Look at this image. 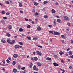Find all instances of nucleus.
Returning <instances> with one entry per match:
<instances>
[{"mask_svg":"<svg viewBox=\"0 0 73 73\" xmlns=\"http://www.w3.org/2000/svg\"><path fill=\"white\" fill-rule=\"evenodd\" d=\"M5 3H6V4H9V2L8 1H6Z\"/></svg>","mask_w":73,"mask_h":73,"instance_id":"obj_38","label":"nucleus"},{"mask_svg":"<svg viewBox=\"0 0 73 73\" xmlns=\"http://www.w3.org/2000/svg\"><path fill=\"white\" fill-rule=\"evenodd\" d=\"M31 60H33V58H31Z\"/></svg>","mask_w":73,"mask_h":73,"instance_id":"obj_61","label":"nucleus"},{"mask_svg":"<svg viewBox=\"0 0 73 73\" xmlns=\"http://www.w3.org/2000/svg\"><path fill=\"white\" fill-rule=\"evenodd\" d=\"M54 32L55 35H59L61 34V33H58V32H56L54 31Z\"/></svg>","mask_w":73,"mask_h":73,"instance_id":"obj_5","label":"nucleus"},{"mask_svg":"<svg viewBox=\"0 0 73 73\" xmlns=\"http://www.w3.org/2000/svg\"><path fill=\"white\" fill-rule=\"evenodd\" d=\"M44 18H45V19H46V18H48V16L46 15L45 16H44Z\"/></svg>","mask_w":73,"mask_h":73,"instance_id":"obj_27","label":"nucleus"},{"mask_svg":"<svg viewBox=\"0 0 73 73\" xmlns=\"http://www.w3.org/2000/svg\"><path fill=\"white\" fill-rule=\"evenodd\" d=\"M10 41L11 40L10 39H7V42L8 43H10Z\"/></svg>","mask_w":73,"mask_h":73,"instance_id":"obj_23","label":"nucleus"},{"mask_svg":"<svg viewBox=\"0 0 73 73\" xmlns=\"http://www.w3.org/2000/svg\"><path fill=\"white\" fill-rule=\"evenodd\" d=\"M8 28L9 29H11V28H12V26L11 25H10L9 26Z\"/></svg>","mask_w":73,"mask_h":73,"instance_id":"obj_45","label":"nucleus"},{"mask_svg":"<svg viewBox=\"0 0 73 73\" xmlns=\"http://www.w3.org/2000/svg\"><path fill=\"white\" fill-rule=\"evenodd\" d=\"M1 13L2 14H5V12L4 11H2Z\"/></svg>","mask_w":73,"mask_h":73,"instance_id":"obj_47","label":"nucleus"},{"mask_svg":"<svg viewBox=\"0 0 73 73\" xmlns=\"http://www.w3.org/2000/svg\"><path fill=\"white\" fill-rule=\"evenodd\" d=\"M2 62H3V64H5V61L4 60L2 61Z\"/></svg>","mask_w":73,"mask_h":73,"instance_id":"obj_54","label":"nucleus"},{"mask_svg":"<svg viewBox=\"0 0 73 73\" xmlns=\"http://www.w3.org/2000/svg\"><path fill=\"white\" fill-rule=\"evenodd\" d=\"M29 21H32V19H29Z\"/></svg>","mask_w":73,"mask_h":73,"instance_id":"obj_51","label":"nucleus"},{"mask_svg":"<svg viewBox=\"0 0 73 73\" xmlns=\"http://www.w3.org/2000/svg\"><path fill=\"white\" fill-rule=\"evenodd\" d=\"M6 15H10V13L9 12H7L6 13Z\"/></svg>","mask_w":73,"mask_h":73,"instance_id":"obj_35","label":"nucleus"},{"mask_svg":"<svg viewBox=\"0 0 73 73\" xmlns=\"http://www.w3.org/2000/svg\"><path fill=\"white\" fill-rule=\"evenodd\" d=\"M2 70H3V71H5V70L4 69V68H3L1 69Z\"/></svg>","mask_w":73,"mask_h":73,"instance_id":"obj_62","label":"nucleus"},{"mask_svg":"<svg viewBox=\"0 0 73 73\" xmlns=\"http://www.w3.org/2000/svg\"><path fill=\"white\" fill-rule=\"evenodd\" d=\"M3 18L4 19H7V17H3Z\"/></svg>","mask_w":73,"mask_h":73,"instance_id":"obj_46","label":"nucleus"},{"mask_svg":"<svg viewBox=\"0 0 73 73\" xmlns=\"http://www.w3.org/2000/svg\"><path fill=\"white\" fill-rule=\"evenodd\" d=\"M49 32L50 33H52V34H53V33L52 31H49Z\"/></svg>","mask_w":73,"mask_h":73,"instance_id":"obj_39","label":"nucleus"},{"mask_svg":"<svg viewBox=\"0 0 73 73\" xmlns=\"http://www.w3.org/2000/svg\"><path fill=\"white\" fill-rule=\"evenodd\" d=\"M48 27L50 28H51V27H53V26H52V25H48Z\"/></svg>","mask_w":73,"mask_h":73,"instance_id":"obj_44","label":"nucleus"},{"mask_svg":"<svg viewBox=\"0 0 73 73\" xmlns=\"http://www.w3.org/2000/svg\"><path fill=\"white\" fill-rule=\"evenodd\" d=\"M18 68H19V69H21V68H20V66H18Z\"/></svg>","mask_w":73,"mask_h":73,"instance_id":"obj_55","label":"nucleus"},{"mask_svg":"<svg viewBox=\"0 0 73 73\" xmlns=\"http://www.w3.org/2000/svg\"><path fill=\"white\" fill-rule=\"evenodd\" d=\"M37 46H38V47H39V48H42V46H40L37 45Z\"/></svg>","mask_w":73,"mask_h":73,"instance_id":"obj_49","label":"nucleus"},{"mask_svg":"<svg viewBox=\"0 0 73 73\" xmlns=\"http://www.w3.org/2000/svg\"><path fill=\"white\" fill-rule=\"evenodd\" d=\"M68 53L70 56H72V52L71 51H69Z\"/></svg>","mask_w":73,"mask_h":73,"instance_id":"obj_21","label":"nucleus"},{"mask_svg":"<svg viewBox=\"0 0 73 73\" xmlns=\"http://www.w3.org/2000/svg\"><path fill=\"white\" fill-rule=\"evenodd\" d=\"M13 57H14V58H17V57H18V55L15 54L13 55Z\"/></svg>","mask_w":73,"mask_h":73,"instance_id":"obj_6","label":"nucleus"},{"mask_svg":"<svg viewBox=\"0 0 73 73\" xmlns=\"http://www.w3.org/2000/svg\"><path fill=\"white\" fill-rule=\"evenodd\" d=\"M8 59L9 60H10V61H11V58L10 57H9L8 58Z\"/></svg>","mask_w":73,"mask_h":73,"instance_id":"obj_57","label":"nucleus"},{"mask_svg":"<svg viewBox=\"0 0 73 73\" xmlns=\"http://www.w3.org/2000/svg\"><path fill=\"white\" fill-rule=\"evenodd\" d=\"M57 21L58 23H62V21H61V20L60 19H57Z\"/></svg>","mask_w":73,"mask_h":73,"instance_id":"obj_8","label":"nucleus"},{"mask_svg":"<svg viewBox=\"0 0 73 73\" xmlns=\"http://www.w3.org/2000/svg\"><path fill=\"white\" fill-rule=\"evenodd\" d=\"M67 25H68V26H70V23L69 22L67 23Z\"/></svg>","mask_w":73,"mask_h":73,"instance_id":"obj_37","label":"nucleus"},{"mask_svg":"<svg viewBox=\"0 0 73 73\" xmlns=\"http://www.w3.org/2000/svg\"><path fill=\"white\" fill-rule=\"evenodd\" d=\"M9 44H12V45H13V42H10Z\"/></svg>","mask_w":73,"mask_h":73,"instance_id":"obj_53","label":"nucleus"},{"mask_svg":"<svg viewBox=\"0 0 73 73\" xmlns=\"http://www.w3.org/2000/svg\"><path fill=\"white\" fill-rule=\"evenodd\" d=\"M6 36H7L8 37H10L11 36V35H10V34H9L8 33H7Z\"/></svg>","mask_w":73,"mask_h":73,"instance_id":"obj_20","label":"nucleus"},{"mask_svg":"<svg viewBox=\"0 0 73 73\" xmlns=\"http://www.w3.org/2000/svg\"><path fill=\"white\" fill-rule=\"evenodd\" d=\"M37 39V37H35V38H33V40H36Z\"/></svg>","mask_w":73,"mask_h":73,"instance_id":"obj_28","label":"nucleus"},{"mask_svg":"<svg viewBox=\"0 0 73 73\" xmlns=\"http://www.w3.org/2000/svg\"><path fill=\"white\" fill-rule=\"evenodd\" d=\"M19 7H22V6H23L22 3H21L20 2H19Z\"/></svg>","mask_w":73,"mask_h":73,"instance_id":"obj_16","label":"nucleus"},{"mask_svg":"<svg viewBox=\"0 0 73 73\" xmlns=\"http://www.w3.org/2000/svg\"><path fill=\"white\" fill-rule=\"evenodd\" d=\"M59 54H60V55H62V54H64V52H63L62 51H60L59 52Z\"/></svg>","mask_w":73,"mask_h":73,"instance_id":"obj_11","label":"nucleus"},{"mask_svg":"<svg viewBox=\"0 0 73 73\" xmlns=\"http://www.w3.org/2000/svg\"><path fill=\"white\" fill-rule=\"evenodd\" d=\"M70 57L71 58H73V55L71 56H70Z\"/></svg>","mask_w":73,"mask_h":73,"instance_id":"obj_59","label":"nucleus"},{"mask_svg":"<svg viewBox=\"0 0 73 73\" xmlns=\"http://www.w3.org/2000/svg\"><path fill=\"white\" fill-rule=\"evenodd\" d=\"M12 42L13 43V44H14V43L15 42V40H13L12 41Z\"/></svg>","mask_w":73,"mask_h":73,"instance_id":"obj_58","label":"nucleus"},{"mask_svg":"<svg viewBox=\"0 0 73 73\" xmlns=\"http://www.w3.org/2000/svg\"><path fill=\"white\" fill-rule=\"evenodd\" d=\"M61 62H62V63H64V60H63V59H61Z\"/></svg>","mask_w":73,"mask_h":73,"instance_id":"obj_41","label":"nucleus"},{"mask_svg":"<svg viewBox=\"0 0 73 73\" xmlns=\"http://www.w3.org/2000/svg\"><path fill=\"white\" fill-rule=\"evenodd\" d=\"M37 64L38 65V66H41L42 65L40 63V62H38L37 63Z\"/></svg>","mask_w":73,"mask_h":73,"instance_id":"obj_13","label":"nucleus"},{"mask_svg":"<svg viewBox=\"0 0 73 73\" xmlns=\"http://www.w3.org/2000/svg\"><path fill=\"white\" fill-rule=\"evenodd\" d=\"M70 50V48H68L67 50V51H69V50Z\"/></svg>","mask_w":73,"mask_h":73,"instance_id":"obj_56","label":"nucleus"},{"mask_svg":"<svg viewBox=\"0 0 73 73\" xmlns=\"http://www.w3.org/2000/svg\"><path fill=\"white\" fill-rule=\"evenodd\" d=\"M15 64H16V61H14L13 62V65H14Z\"/></svg>","mask_w":73,"mask_h":73,"instance_id":"obj_29","label":"nucleus"},{"mask_svg":"<svg viewBox=\"0 0 73 73\" xmlns=\"http://www.w3.org/2000/svg\"><path fill=\"white\" fill-rule=\"evenodd\" d=\"M36 53L38 56H41V55L42 54V53L38 51H37Z\"/></svg>","mask_w":73,"mask_h":73,"instance_id":"obj_3","label":"nucleus"},{"mask_svg":"<svg viewBox=\"0 0 73 73\" xmlns=\"http://www.w3.org/2000/svg\"><path fill=\"white\" fill-rule=\"evenodd\" d=\"M13 72L14 73H16L17 72V70L16 69H13Z\"/></svg>","mask_w":73,"mask_h":73,"instance_id":"obj_7","label":"nucleus"},{"mask_svg":"<svg viewBox=\"0 0 73 73\" xmlns=\"http://www.w3.org/2000/svg\"><path fill=\"white\" fill-rule=\"evenodd\" d=\"M19 31L20 32H22V31H23V29L21 28H20L19 29Z\"/></svg>","mask_w":73,"mask_h":73,"instance_id":"obj_24","label":"nucleus"},{"mask_svg":"<svg viewBox=\"0 0 73 73\" xmlns=\"http://www.w3.org/2000/svg\"><path fill=\"white\" fill-rule=\"evenodd\" d=\"M14 38H17V36H14Z\"/></svg>","mask_w":73,"mask_h":73,"instance_id":"obj_63","label":"nucleus"},{"mask_svg":"<svg viewBox=\"0 0 73 73\" xmlns=\"http://www.w3.org/2000/svg\"><path fill=\"white\" fill-rule=\"evenodd\" d=\"M32 65H33V64H32V63H31L30 65H29V67L30 68H31L32 67Z\"/></svg>","mask_w":73,"mask_h":73,"instance_id":"obj_22","label":"nucleus"},{"mask_svg":"<svg viewBox=\"0 0 73 73\" xmlns=\"http://www.w3.org/2000/svg\"><path fill=\"white\" fill-rule=\"evenodd\" d=\"M33 70H36V71L38 70V69L37 68H36V67L35 65L33 67Z\"/></svg>","mask_w":73,"mask_h":73,"instance_id":"obj_2","label":"nucleus"},{"mask_svg":"<svg viewBox=\"0 0 73 73\" xmlns=\"http://www.w3.org/2000/svg\"><path fill=\"white\" fill-rule=\"evenodd\" d=\"M46 3H47V1H44L43 2V4H46Z\"/></svg>","mask_w":73,"mask_h":73,"instance_id":"obj_33","label":"nucleus"},{"mask_svg":"<svg viewBox=\"0 0 73 73\" xmlns=\"http://www.w3.org/2000/svg\"><path fill=\"white\" fill-rule=\"evenodd\" d=\"M0 22L3 24H5V21L4 20L1 21Z\"/></svg>","mask_w":73,"mask_h":73,"instance_id":"obj_17","label":"nucleus"},{"mask_svg":"<svg viewBox=\"0 0 73 73\" xmlns=\"http://www.w3.org/2000/svg\"><path fill=\"white\" fill-rule=\"evenodd\" d=\"M30 27H31V26L30 25H28L27 27V28H30Z\"/></svg>","mask_w":73,"mask_h":73,"instance_id":"obj_31","label":"nucleus"},{"mask_svg":"<svg viewBox=\"0 0 73 73\" xmlns=\"http://www.w3.org/2000/svg\"><path fill=\"white\" fill-rule=\"evenodd\" d=\"M53 64L54 66H58L60 65V64H57V63L55 62L53 63Z\"/></svg>","mask_w":73,"mask_h":73,"instance_id":"obj_4","label":"nucleus"},{"mask_svg":"<svg viewBox=\"0 0 73 73\" xmlns=\"http://www.w3.org/2000/svg\"><path fill=\"white\" fill-rule=\"evenodd\" d=\"M64 20H68V17L66 16H64Z\"/></svg>","mask_w":73,"mask_h":73,"instance_id":"obj_9","label":"nucleus"},{"mask_svg":"<svg viewBox=\"0 0 73 73\" xmlns=\"http://www.w3.org/2000/svg\"><path fill=\"white\" fill-rule=\"evenodd\" d=\"M51 11L53 13H54L56 12V10L54 9H52Z\"/></svg>","mask_w":73,"mask_h":73,"instance_id":"obj_14","label":"nucleus"},{"mask_svg":"<svg viewBox=\"0 0 73 73\" xmlns=\"http://www.w3.org/2000/svg\"><path fill=\"white\" fill-rule=\"evenodd\" d=\"M27 38H28V40H31V37H30L29 36H27Z\"/></svg>","mask_w":73,"mask_h":73,"instance_id":"obj_30","label":"nucleus"},{"mask_svg":"<svg viewBox=\"0 0 73 73\" xmlns=\"http://www.w3.org/2000/svg\"><path fill=\"white\" fill-rule=\"evenodd\" d=\"M61 42H62V44H64V41L63 40H61Z\"/></svg>","mask_w":73,"mask_h":73,"instance_id":"obj_42","label":"nucleus"},{"mask_svg":"<svg viewBox=\"0 0 73 73\" xmlns=\"http://www.w3.org/2000/svg\"><path fill=\"white\" fill-rule=\"evenodd\" d=\"M21 69L22 70H24L25 69V67H23V68H21Z\"/></svg>","mask_w":73,"mask_h":73,"instance_id":"obj_32","label":"nucleus"},{"mask_svg":"<svg viewBox=\"0 0 73 73\" xmlns=\"http://www.w3.org/2000/svg\"><path fill=\"white\" fill-rule=\"evenodd\" d=\"M52 60L51 58H50L49 57L47 58H46V60H47L48 61H50Z\"/></svg>","mask_w":73,"mask_h":73,"instance_id":"obj_10","label":"nucleus"},{"mask_svg":"<svg viewBox=\"0 0 73 73\" xmlns=\"http://www.w3.org/2000/svg\"><path fill=\"white\" fill-rule=\"evenodd\" d=\"M14 48L15 49H17L18 48H22V46H19L18 45H15L14 46Z\"/></svg>","mask_w":73,"mask_h":73,"instance_id":"obj_1","label":"nucleus"},{"mask_svg":"<svg viewBox=\"0 0 73 73\" xmlns=\"http://www.w3.org/2000/svg\"><path fill=\"white\" fill-rule=\"evenodd\" d=\"M25 19L26 21H28V19L27 18H25Z\"/></svg>","mask_w":73,"mask_h":73,"instance_id":"obj_48","label":"nucleus"},{"mask_svg":"<svg viewBox=\"0 0 73 73\" xmlns=\"http://www.w3.org/2000/svg\"><path fill=\"white\" fill-rule=\"evenodd\" d=\"M1 42H3V43H5V42H5V40L3 39L1 40Z\"/></svg>","mask_w":73,"mask_h":73,"instance_id":"obj_19","label":"nucleus"},{"mask_svg":"<svg viewBox=\"0 0 73 73\" xmlns=\"http://www.w3.org/2000/svg\"><path fill=\"white\" fill-rule=\"evenodd\" d=\"M20 13H23V11L21 10L20 11Z\"/></svg>","mask_w":73,"mask_h":73,"instance_id":"obj_52","label":"nucleus"},{"mask_svg":"<svg viewBox=\"0 0 73 73\" xmlns=\"http://www.w3.org/2000/svg\"><path fill=\"white\" fill-rule=\"evenodd\" d=\"M54 25H56V21L55 20H54Z\"/></svg>","mask_w":73,"mask_h":73,"instance_id":"obj_40","label":"nucleus"},{"mask_svg":"<svg viewBox=\"0 0 73 73\" xmlns=\"http://www.w3.org/2000/svg\"><path fill=\"white\" fill-rule=\"evenodd\" d=\"M54 57L55 58H58V56L57 55H55Z\"/></svg>","mask_w":73,"mask_h":73,"instance_id":"obj_36","label":"nucleus"},{"mask_svg":"<svg viewBox=\"0 0 73 73\" xmlns=\"http://www.w3.org/2000/svg\"><path fill=\"white\" fill-rule=\"evenodd\" d=\"M6 61L7 63H9V62H10V61H9V60H8V59Z\"/></svg>","mask_w":73,"mask_h":73,"instance_id":"obj_34","label":"nucleus"},{"mask_svg":"<svg viewBox=\"0 0 73 73\" xmlns=\"http://www.w3.org/2000/svg\"><path fill=\"white\" fill-rule=\"evenodd\" d=\"M71 43H72V44L73 43V40H72L71 41Z\"/></svg>","mask_w":73,"mask_h":73,"instance_id":"obj_60","label":"nucleus"},{"mask_svg":"<svg viewBox=\"0 0 73 73\" xmlns=\"http://www.w3.org/2000/svg\"><path fill=\"white\" fill-rule=\"evenodd\" d=\"M34 5H35L37 6V5H38V3L36 2H35L34 3Z\"/></svg>","mask_w":73,"mask_h":73,"instance_id":"obj_25","label":"nucleus"},{"mask_svg":"<svg viewBox=\"0 0 73 73\" xmlns=\"http://www.w3.org/2000/svg\"><path fill=\"white\" fill-rule=\"evenodd\" d=\"M34 59L35 61H37V60H38V58L36 57H34Z\"/></svg>","mask_w":73,"mask_h":73,"instance_id":"obj_15","label":"nucleus"},{"mask_svg":"<svg viewBox=\"0 0 73 73\" xmlns=\"http://www.w3.org/2000/svg\"><path fill=\"white\" fill-rule=\"evenodd\" d=\"M61 37H62V38H65V36H64V35H61Z\"/></svg>","mask_w":73,"mask_h":73,"instance_id":"obj_26","label":"nucleus"},{"mask_svg":"<svg viewBox=\"0 0 73 73\" xmlns=\"http://www.w3.org/2000/svg\"><path fill=\"white\" fill-rule=\"evenodd\" d=\"M37 30H38V31H41V28L39 26H38L37 28Z\"/></svg>","mask_w":73,"mask_h":73,"instance_id":"obj_12","label":"nucleus"},{"mask_svg":"<svg viewBox=\"0 0 73 73\" xmlns=\"http://www.w3.org/2000/svg\"><path fill=\"white\" fill-rule=\"evenodd\" d=\"M18 44H19L21 45H23V43L20 42H18Z\"/></svg>","mask_w":73,"mask_h":73,"instance_id":"obj_18","label":"nucleus"},{"mask_svg":"<svg viewBox=\"0 0 73 73\" xmlns=\"http://www.w3.org/2000/svg\"><path fill=\"white\" fill-rule=\"evenodd\" d=\"M22 37H25V35H24V34H22Z\"/></svg>","mask_w":73,"mask_h":73,"instance_id":"obj_50","label":"nucleus"},{"mask_svg":"<svg viewBox=\"0 0 73 73\" xmlns=\"http://www.w3.org/2000/svg\"><path fill=\"white\" fill-rule=\"evenodd\" d=\"M35 15H36V16H37V15H38V13L36 12L35 13Z\"/></svg>","mask_w":73,"mask_h":73,"instance_id":"obj_43","label":"nucleus"},{"mask_svg":"<svg viewBox=\"0 0 73 73\" xmlns=\"http://www.w3.org/2000/svg\"><path fill=\"white\" fill-rule=\"evenodd\" d=\"M0 5H1V7H3V5L1 3H0Z\"/></svg>","mask_w":73,"mask_h":73,"instance_id":"obj_64","label":"nucleus"}]
</instances>
